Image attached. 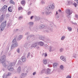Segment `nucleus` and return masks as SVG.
<instances>
[{
	"label": "nucleus",
	"mask_w": 78,
	"mask_h": 78,
	"mask_svg": "<svg viewBox=\"0 0 78 78\" xmlns=\"http://www.w3.org/2000/svg\"><path fill=\"white\" fill-rule=\"evenodd\" d=\"M6 56L4 55L0 58V61L3 65H5L6 62Z\"/></svg>",
	"instance_id": "nucleus-1"
},
{
	"label": "nucleus",
	"mask_w": 78,
	"mask_h": 78,
	"mask_svg": "<svg viewBox=\"0 0 78 78\" xmlns=\"http://www.w3.org/2000/svg\"><path fill=\"white\" fill-rule=\"evenodd\" d=\"M18 46V45L16 39H14L12 41V44L11 46V49H13L15 47Z\"/></svg>",
	"instance_id": "nucleus-2"
},
{
	"label": "nucleus",
	"mask_w": 78,
	"mask_h": 78,
	"mask_svg": "<svg viewBox=\"0 0 78 78\" xmlns=\"http://www.w3.org/2000/svg\"><path fill=\"white\" fill-rule=\"evenodd\" d=\"M6 22H3L1 24L0 27V30L2 31L4 29L5 27L6 26Z\"/></svg>",
	"instance_id": "nucleus-3"
},
{
	"label": "nucleus",
	"mask_w": 78,
	"mask_h": 78,
	"mask_svg": "<svg viewBox=\"0 0 78 78\" xmlns=\"http://www.w3.org/2000/svg\"><path fill=\"white\" fill-rule=\"evenodd\" d=\"M55 8V6L54 5H53V4H52L51 5H49L47 6V7H46V9H47V10L48 11H50L51 9H53Z\"/></svg>",
	"instance_id": "nucleus-4"
},
{
	"label": "nucleus",
	"mask_w": 78,
	"mask_h": 78,
	"mask_svg": "<svg viewBox=\"0 0 78 78\" xmlns=\"http://www.w3.org/2000/svg\"><path fill=\"white\" fill-rule=\"evenodd\" d=\"M7 6L6 5H5L3 6L2 8V11L5 12L7 11Z\"/></svg>",
	"instance_id": "nucleus-5"
},
{
	"label": "nucleus",
	"mask_w": 78,
	"mask_h": 78,
	"mask_svg": "<svg viewBox=\"0 0 78 78\" xmlns=\"http://www.w3.org/2000/svg\"><path fill=\"white\" fill-rule=\"evenodd\" d=\"M8 69L11 71V70H12L11 71H13V69L12 67L11 66H8L7 67Z\"/></svg>",
	"instance_id": "nucleus-6"
},
{
	"label": "nucleus",
	"mask_w": 78,
	"mask_h": 78,
	"mask_svg": "<svg viewBox=\"0 0 78 78\" xmlns=\"http://www.w3.org/2000/svg\"><path fill=\"white\" fill-rule=\"evenodd\" d=\"M66 12L67 14L68 15H70V10L69 9H67L66 10Z\"/></svg>",
	"instance_id": "nucleus-7"
},
{
	"label": "nucleus",
	"mask_w": 78,
	"mask_h": 78,
	"mask_svg": "<svg viewBox=\"0 0 78 78\" xmlns=\"http://www.w3.org/2000/svg\"><path fill=\"white\" fill-rule=\"evenodd\" d=\"M21 4L23 6H24L26 4V2L25 0H22L21 1Z\"/></svg>",
	"instance_id": "nucleus-8"
},
{
	"label": "nucleus",
	"mask_w": 78,
	"mask_h": 78,
	"mask_svg": "<svg viewBox=\"0 0 78 78\" xmlns=\"http://www.w3.org/2000/svg\"><path fill=\"white\" fill-rule=\"evenodd\" d=\"M60 59L62 61H64V62L66 61L65 58L63 56H61L60 57Z\"/></svg>",
	"instance_id": "nucleus-9"
},
{
	"label": "nucleus",
	"mask_w": 78,
	"mask_h": 78,
	"mask_svg": "<svg viewBox=\"0 0 78 78\" xmlns=\"http://www.w3.org/2000/svg\"><path fill=\"white\" fill-rule=\"evenodd\" d=\"M51 70L50 69H47V73L46 74H49L51 73Z\"/></svg>",
	"instance_id": "nucleus-10"
},
{
	"label": "nucleus",
	"mask_w": 78,
	"mask_h": 78,
	"mask_svg": "<svg viewBox=\"0 0 78 78\" xmlns=\"http://www.w3.org/2000/svg\"><path fill=\"white\" fill-rule=\"evenodd\" d=\"M26 59L25 58V57L24 56L22 58V61L23 62H26Z\"/></svg>",
	"instance_id": "nucleus-11"
},
{
	"label": "nucleus",
	"mask_w": 78,
	"mask_h": 78,
	"mask_svg": "<svg viewBox=\"0 0 78 78\" xmlns=\"http://www.w3.org/2000/svg\"><path fill=\"white\" fill-rule=\"evenodd\" d=\"M38 44H39V45H40L41 46H42L44 45V43L41 41L39 42H38Z\"/></svg>",
	"instance_id": "nucleus-12"
},
{
	"label": "nucleus",
	"mask_w": 78,
	"mask_h": 78,
	"mask_svg": "<svg viewBox=\"0 0 78 78\" xmlns=\"http://www.w3.org/2000/svg\"><path fill=\"white\" fill-rule=\"evenodd\" d=\"M21 67L20 66H19L17 69V72L18 73H20L21 71Z\"/></svg>",
	"instance_id": "nucleus-13"
},
{
	"label": "nucleus",
	"mask_w": 78,
	"mask_h": 78,
	"mask_svg": "<svg viewBox=\"0 0 78 78\" xmlns=\"http://www.w3.org/2000/svg\"><path fill=\"white\" fill-rule=\"evenodd\" d=\"M4 19V18H3V15H2L1 16L0 19V21H1V22L3 21V20Z\"/></svg>",
	"instance_id": "nucleus-14"
},
{
	"label": "nucleus",
	"mask_w": 78,
	"mask_h": 78,
	"mask_svg": "<svg viewBox=\"0 0 78 78\" xmlns=\"http://www.w3.org/2000/svg\"><path fill=\"white\" fill-rule=\"evenodd\" d=\"M10 3L11 4H12L15 5V3L12 0H10Z\"/></svg>",
	"instance_id": "nucleus-15"
},
{
	"label": "nucleus",
	"mask_w": 78,
	"mask_h": 78,
	"mask_svg": "<svg viewBox=\"0 0 78 78\" xmlns=\"http://www.w3.org/2000/svg\"><path fill=\"white\" fill-rule=\"evenodd\" d=\"M8 11H9V12H12V9H11V7H9V8H8Z\"/></svg>",
	"instance_id": "nucleus-16"
},
{
	"label": "nucleus",
	"mask_w": 78,
	"mask_h": 78,
	"mask_svg": "<svg viewBox=\"0 0 78 78\" xmlns=\"http://www.w3.org/2000/svg\"><path fill=\"white\" fill-rule=\"evenodd\" d=\"M11 65L12 66H14L15 65V62H12L10 63Z\"/></svg>",
	"instance_id": "nucleus-17"
},
{
	"label": "nucleus",
	"mask_w": 78,
	"mask_h": 78,
	"mask_svg": "<svg viewBox=\"0 0 78 78\" xmlns=\"http://www.w3.org/2000/svg\"><path fill=\"white\" fill-rule=\"evenodd\" d=\"M43 63L44 64H46L47 63V60L46 59H44L43 60Z\"/></svg>",
	"instance_id": "nucleus-18"
},
{
	"label": "nucleus",
	"mask_w": 78,
	"mask_h": 78,
	"mask_svg": "<svg viewBox=\"0 0 78 78\" xmlns=\"http://www.w3.org/2000/svg\"><path fill=\"white\" fill-rule=\"evenodd\" d=\"M22 38V35H20V36H19V37L18 38V40H20Z\"/></svg>",
	"instance_id": "nucleus-19"
},
{
	"label": "nucleus",
	"mask_w": 78,
	"mask_h": 78,
	"mask_svg": "<svg viewBox=\"0 0 78 78\" xmlns=\"http://www.w3.org/2000/svg\"><path fill=\"white\" fill-rule=\"evenodd\" d=\"M57 66V63H53V66L54 67H55L56 66Z\"/></svg>",
	"instance_id": "nucleus-20"
},
{
	"label": "nucleus",
	"mask_w": 78,
	"mask_h": 78,
	"mask_svg": "<svg viewBox=\"0 0 78 78\" xmlns=\"http://www.w3.org/2000/svg\"><path fill=\"white\" fill-rule=\"evenodd\" d=\"M37 45V43H35V44H33V46H32V47H36V45Z\"/></svg>",
	"instance_id": "nucleus-21"
},
{
	"label": "nucleus",
	"mask_w": 78,
	"mask_h": 78,
	"mask_svg": "<svg viewBox=\"0 0 78 78\" xmlns=\"http://www.w3.org/2000/svg\"><path fill=\"white\" fill-rule=\"evenodd\" d=\"M24 75H25V74L24 73H22V74L21 75V77L22 78L24 76Z\"/></svg>",
	"instance_id": "nucleus-22"
},
{
	"label": "nucleus",
	"mask_w": 78,
	"mask_h": 78,
	"mask_svg": "<svg viewBox=\"0 0 78 78\" xmlns=\"http://www.w3.org/2000/svg\"><path fill=\"white\" fill-rule=\"evenodd\" d=\"M29 24L31 26V25H33L34 23L32 22H30L29 23Z\"/></svg>",
	"instance_id": "nucleus-23"
},
{
	"label": "nucleus",
	"mask_w": 78,
	"mask_h": 78,
	"mask_svg": "<svg viewBox=\"0 0 78 78\" xmlns=\"http://www.w3.org/2000/svg\"><path fill=\"white\" fill-rule=\"evenodd\" d=\"M11 75V73L9 72L7 75V76H10Z\"/></svg>",
	"instance_id": "nucleus-24"
},
{
	"label": "nucleus",
	"mask_w": 78,
	"mask_h": 78,
	"mask_svg": "<svg viewBox=\"0 0 78 78\" xmlns=\"http://www.w3.org/2000/svg\"><path fill=\"white\" fill-rule=\"evenodd\" d=\"M23 8L22 7H20L19 8L18 10H22Z\"/></svg>",
	"instance_id": "nucleus-25"
},
{
	"label": "nucleus",
	"mask_w": 78,
	"mask_h": 78,
	"mask_svg": "<svg viewBox=\"0 0 78 78\" xmlns=\"http://www.w3.org/2000/svg\"><path fill=\"white\" fill-rule=\"evenodd\" d=\"M68 29L70 31H72V29L71 27H69L68 28Z\"/></svg>",
	"instance_id": "nucleus-26"
},
{
	"label": "nucleus",
	"mask_w": 78,
	"mask_h": 78,
	"mask_svg": "<svg viewBox=\"0 0 78 78\" xmlns=\"http://www.w3.org/2000/svg\"><path fill=\"white\" fill-rule=\"evenodd\" d=\"M61 69H62L63 68V66L62 65H61L60 67Z\"/></svg>",
	"instance_id": "nucleus-27"
},
{
	"label": "nucleus",
	"mask_w": 78,
	"mask_h": 78,
	"mask_svg": "<svg viewBox=\"0 0 78 78\" xmlns=\"http://www.w3.org/2000/svg\"><path fill=\"white\" fill-rule=\"evenodd\" d=\"M65 38V36H63L62 37V38H61V40H63Z\"/></svg>",
	"instance_id": "nucleus-28"
},
{
	"label": "nucleus",
	"mask_w": 78,
	"mask_h": 78,
	"mask_svg": "<svg viewBox=\"0 0 78 78\" xmlns=\"http://www.w3.org/2000/svg\"><path fill=\"white\" fill-rule=\"evenodd\" d=\"M74 5L75 6V7H76L77 6V4L76 3H74Z\"/></svg>",
	"instance_id": "nucleus-29"
},
{
	"label": "nucleus",
	"mask_w": 78,
	"mask_h": 78,
	"mask_svg": "<svg viewBox=\"0 0 78 78\" xmlns=\"http://www.w3.org/2000/svg\"><path fill=\"white\" fill-rule=\"evenodd\" d=\"M45 27V26L43 25H41V28H44Z\"/></svg>",
	"instance_id": "nucleus-30"
},
{
	"label": "nucleus",
	"mask_w": 78,
	"mask_h": 78,
	"mask_svg": "<svg viewBox=\"0 0 78 78\" xmlns=\"http://www.w3.org/2000/svg\"><path fill=\"white\" fill-rule=\"evenodd\" d=\"M74 1L76 3H77L78 4V0H74Z\"/></svg>",
	"instance_id": "nucleus-31"
},
{
	"label": "nucleus",
	"mask_w": 78,
	"mask_h": 78,
	"mask_svg": "<svg viewBox=\"0 0 78 78\" xmlns=\"http://www.w3.org/2000/svg\"><path fill=\"white\" fill-rule=\"evenodd\" d=\"M3 78H6V76L5 75H4L3 76Z\"/></svg>",
	"instance_id": "nucleus-32"
},
{
	"label": "nucleus",
	"mask_w": 78,
	"mask_h": 78,
	"mask_svg": "<svg viewBox=\"0 0 78 78\" xmlns=\"http://www.w3.org/2000/svg\"><path fill=\"white\" fill-rule=\"evenodd\" d=\"M71 2L70 1L68 2V4L69 5L70 4H71Z\"/></svg>",
	"instance_id": "nucleus-33"
},
{
	"label": "nucleus",
	"mask_w": 78,
	"mask_h": 78,
	"mask_svg": "<svg viewBox=\"0 0 78 78\" xmlns=\"http://www.w3.org/2000/svg\"><path fill=\"white\" fill-rule=\"evenodd\" d=\"M31 12H28V15H30L31 14Z\"/></svg>",
	"instance_id": "nucleus-34"
},
{
	"label": "nucleus",
	"mask_w": 78,
	"mask_h": 78,
	"mask_svg": "<svg viewBox=\"0 0 78 78\" xmlns=\"http://www.w3.org/2000/svg\"><path fill=\"white\" fill-rule=\"evenodd\" d=\"M50 14V12H46V15H48L49 14Z\"/></svg>",
	"instance_id": "nucleus-35"
},
{
	"label": "nucleus",
	"mask_w": 78,
	"mask_h": 78,
	"mask_svg": "<svg viewBox=\"0 0 78 78\" xmlns=\"http://www.w3.org/2000/svg\"><path fill=\"white\" fill-rule=\"evenodd\" d=\"M47 56V53H45V54H44V56H45V57H46Z\"/></svg>",
	"instance_id": "nucleus-36"
},
{
	"label": "nucleus",
	"mask_w": 78,
	"mask_h": 78,
	"mask_svg": "<svg viewBox=\"0 0 78 78\" xmlns=\"http://www.w3.org/2000/svg\"><path fill=\"white\" fill-rule=\"evenodd\" d=\"M20 49H18L17 51L18 52V53H19L20 52Z\"/></svg>",
	"instance_id": "nucleus-37"
},
{
	"label": "nucleus",
	"mask_w": 78,
	"mask_h": 78,
	"mask_svg": "<svg viewBox=\"0 0 78 78\" xmlns=\"http://www.w3.org/2000/svg\"><path fill=\"white\" fill-rule=\"evenodd\" d=\"M36 73V72H34V73H33V75H34Z\"/></svg>",
	"instance_id": "nucleus-38"
},
{
	"label": "nucleus",
	"mask_w": 78,
	"mask_h": 78,
	"mask_svg": "<svg viewBox=\"0 0 78 78\" xmlns=\"http://www.w3.org/2000/svg\"><path fill=\"white\" fill-rule=\"evenodd\" d=\"M63 50V49L62 48H61L60 50V52H62V51Z\"/></svg>",
	"instance_id": "nucleus-39"
},
{
	"label": "nucleus",
	"mask_w": 78,
	"mask_h": 78,
	"mask_svg": "<svg viewBox=\"0 0 78 78\" xmlns=\"http://www.w3.org/2000/svg\"><path fill=\"white\" fill-rule=\"evenodd\" d=\"M34 16H31V17H30V19L31 20H32Z\"/></svg>",
	"instance_id": "nucleus-40"
},
{
	"label": "nucleus",
	"mask_w": 78,
	"mask_h": 78,
	"mask_svg": "<svg viewBox=\"0 0 78 78\" xmlns=\"http://www.w3.org/2000/svg\"><path fill=\"white\" fill-rule=\"evenodd\" d=\"M23 18V17L20 16V17H19V19L20 20L21 18Z\"/></svg>",
	"instance_id": "nucleus-41"
},
{
	"label": "nucleus",
	"mask_w": 78,
	"mask_h": 78,
	"mask_svg": "<svg viewBox=\"0 0 78 78\" xmlns=\"http://www.w3.org/2000/svg\"><path fill=\"white\" fill-rule=\"evenodd\" d=\"M62 11V10L61 9H59L58 10V12H61Z\"/></svg>",
	"instance_id": "nucleus-42"
},
{
	"label": "nucleus",
	"mask_w": 78,
	"mask_h": 78,
	"mask_svg": "<svg viewBox=\"0 0 78 78\" xmlns=\"http://www.w3.org/2000/svg\"><path fill=\"white\" fill-rule=\"evenodd\" d=\"M30 53H29L28 54V56H30Z\"/></svg>",
	"instance_id": "nucleus-43"
},
{
	"label": "nucleus",
	"mask_w": 78,
	"mask_h": 78,
	"mask_svg": "<svg viewBox=\"0 0 78 78\" xmlns=\"http://www.w3.org/2000/svg\"><path fill=\"white\" fill-rule=\"evenodd\" d=\"M58 14V12L57 11L56 12V13L55 14L56 15H57Z\"/></svg>",
	"instance_id": "nucleus-44"
},
{
	"label": "nucleus",
	"mask_w": 78,
	"mask_h": 78,
	"mask_svg": "<svg viewBox=\"0 0 78 78\" xmlns=\"http://www.w3.org/2000/svg\"><path fill=\"white\" fill-rule=\"evenodd\" d=\"M69 78H71V77L70 76H69Z\"/></svg>",
	"instance_id": "nucleus-45"
},
{
	"label": "nucleus",
	"mask_w": 78,
	"mask_h": 78,
	"mask_svg": "<svg viewBox=\"0 0 78 78\" xmlns=\"http://www.w3.org/2000/svg\"><path fill=\"white\" fill-rule=\"evenodd\" d=\"M42 15H44V12H42Z\"/></svg>",
	"instance_id": "nucleus-46"
},
{
	"label": "nucleus",
	"mask_w": 78,
	"mask_h": 78,
	"mask_svg": "<svg viewBox=\"0 0 78 78\" xmlns=\"http://www.w3.org/2000/svg\"><path fill=\"white\" fill-rule=\"evenodd\" d=\"M51 49V47H50V49Z\"/></svg>",
	"instance_id": "nucleus-47"
},
{
	"label": "nucleus",
	"mask_w": 78,
	"mask_h": 78,
	"mask_svg": "<svg viewBox=\"0 0 78 78\" xmlns=\"http://www.w3.org/2000/svg\"><path fill=\"white\" fill-rule=\"evenodd\" d=\"M77 32H78V29H77Z\"/></svg>",
	"instance_id": "nucleus-48"
},
{
	"label": "nucleus",
	"mask_w": 78,
	"mask_h": 78,
	"mask_svg": "<svg viewBox=\"0 0 78 78\" xmlns=\"http://www.w3.org/2000/svg\"><path fill=\"white\" fill-rule=\"evenodd\" d=\"M49 78L48 77H46V78Z\"/></svg>",
	"instance_id": "nucleus-49"
}]
</instances>
